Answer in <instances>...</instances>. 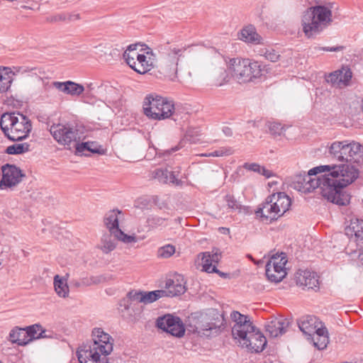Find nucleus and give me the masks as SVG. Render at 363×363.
<instances>
[{
	"instance_id": "nucleus-1",
	"label": "nucleus",
	"mask_w": 363,
	"mask_h": 363,
	"mask_svg": "<svg viewBox=\"0 0 363 363\" xmlns=\"http://www.w3.org/2000/svg\"><path fill=\"white\" fill-rule=\"evenodd\" d=\"M306 178L308 184H305V186L301 187L302 192L309 193L319 188L323 197L330 202L339 206H346L350 203V195L345 191V188L350 184L347 183V179H334L328 175L314 178L306 176Z\"/></svg>"
},
{
	"instance_id": "nucleus-2",
	"label": "nucleus",
	"mask_w": 363,
	"mask_h": 363,
	"mask_svg": "<svg viewBox=\"0 0 363 363\" xmlns=\"http://www.w3.org/2000/svg\"><path fill=\"white\" fill-rule=\"evenodd\" d=\"M91 336L92 342L77 351L79 363H108L107 355L113 351V339L100 328H94Z\"/></svg>"
},
{
	"instance_id": "nucleus-3",
	"label": "nucleus",
	"mask_w": 363,
	"mask_h": 363,
	"mask_svg": "<svg viewBox=\"0 0 363 363\" xmlns=\"http://www.w3.org/2000/svg\"><path fill=\"white\" fill-rule=\"evenodd\" d=\"M332 21V11L329 8L323 5L311 6L303 15V31L308 38H314Z\"/></svg>"
},
{
	"instance_id": "nucleus-4",
	"label": "nucleus",
	"mask_w": 363,
	"mask_h": 363,
	"mask_svg": "<svg viewBox=\"0 0 363 363\" xmlns=\"http://www.w3.org/2000/svg\"><path fill=\"white\" fill-rule=\"evenodd\" d=\"M230 69L232 75L237 81L246 83L261 77L263 72L261 64L249 59L233 58L230 60Z\"/></svg>"
},
{
	"instance_id": "nucleus-5",
	"label": "nucleus",
	"mask_w": 363,
	"mask_h": 363,
	"mask_svg": "<svg viewBox=\"0 0 363 363\" xmlns=\"http://www.w3.org/2000/svg\"><path fill=\"white\" fill-rule=\"evenodd\" d=\"M81 126L77 124L67 123L62 125L60 123L53 124L50 128V132L54 139L61 145L67 146V149H71V145L75 147V144L81 140L83 132L81 130Z\"/></svg>"
},
{
	"instance_id": "nucleus-6",
	"label": "nucleus",
	"mask_w": 363,
	"mask_h": 363,
	"mask_svg": "<svg viewBox=\"0 0 363 363\" xmlns=\"http://www.w3.org/2000/svg\"><path fill=\"white\" fill-rule=\"evenodd\" d=\"M325 172H328V174L325 175H328V177L334 179H347V184H352L359 175L358 169L347 164H342L340 165L318 166L310 169L306 176L317 177L318 174Z\"/></svg>"
},
{
	"instance_id": "nucleus-7",
	"label": "nucleus",
	"mask_w": 363,
	"mask_h": 363,
	"mask_svg": "<svg viewBox=\"0 0 363 363\" xmlns=\"http://www.w3.org/2000/svg\"><path fill=\"white\" fill-rule=\"evenodd\" d=\"M11 124L6 135L11 141H22L26 139L32 130L31 121L19 111H16L15 117L11 119Z\"/></svg>"
},
{
	"instance_id": "nucleus-8",
	"label": "nucleus",
	"mask_w": 363,
	"mask_h": 363,
	"mask_svg": "<svg viewBox=\"0 0 363 363\" xmlns=\"http://www.w3.org/2000/svg\"><path fill=\"white\" fill-rule=\"evenodd\" d=\"M155 326L177 337H182L185 333V327L181 318L171 314L158 317L156 319Z\"/></svg>"
},
{
	"instance_id": "nucleus-9",
	"label": "nucleus",
	"mask_w": 363,
	"mask_h": 363,
	"mask_svg": "<svg viewBox=\"0 0 363 363\" xmlns=\"http://www.w3.org/2000/svg\"><path fill=\"white\" fill-rule=\"evenodd\" d=\"M2 177L0 180V189H13L25 178L26 174L15 164L6 163L1 167Z\"/></svg>"
},
{
	"instance_id": "nucleus-10",
	"label": "nucleus",
	"mask_w": 363,
	"mask_h": 363,
	"mask_svg": "<svg viewBox=\"0 0 363 363\" xmlns=\"http://www.w3.org/2000/svg\"><path fill=\"white\" fill-rule=\"evenodd\" d=\"M184 50L185 49L169 48V50L166 58V63L161 66L162 73L171 81H174L177 78L178 61L179 57L182 55Z\"/></svg>"
},
{
	"instance_id": "nucleus-11",
	"label": "nucleus",
	"mask_w": 363,
	"mask_h": 363,
	"mask_svg": "<svg viewBox=\"0 0 363 363\" xmlns=\"http://www.w3.org/2000/svg\"><path fill=\"white\" fill-rule=\"evenodd\" d=\"M267 343L265 336L257 328L255 331L250 334L246 340L241 344L242 347L247 348L252 352L259 353L264 350Z\"/></svg>"
},
{
	"instance_id": "nucleus-12",
	"label": "nucleus",
	"mask_w": 363,
	"mask_h": 363,
	"mask_svg": "<svg viewBox=\"0 0 363 363\" xmlns=\"http://www.w3.org/2000/svg\"><path fill=\"white\" fill-rule=\"evenodd\" d=\"M255 215L257 217H260L262 221H269L272 223L277 220L281 216V213H279L276 209V207L272 203L269 201V196L265 199V201L261 203L257 210L255 211Z\"/></svg>"
},
{
	"instance_id": "nucleus-13",
	"label": "nucleus",
	"mask_w": 363,
	"mask_h": 363,
	"mask_svg": "<svg viewBox=\"0 0 363 363\" xmlns=\"http://www.w3.org/2000/svg\"><path fill=\"white\" fill-rule=\"evenodd\" d=\"M163 101H164V98L159 95L155 94L147 95L143 102V110L145 116L155 120L154 113L160 111Z\"/></svg>"
},
{
	"instance_id": "nucleus-14",
	"label": "nucleus",
	"mask_w": 363,
	"mask_h": 363,
	"mask_svg": "<svg viewBox=\"0 0 363 363\" xmlns=\"http://www.w3.org/2000/svg\"><path fill=\"white\" fill-rule=\"evenodd\" d=\"M298 325L300 330L308 337L314 335L320 326L323 325L316 316L306 315L298 320Z\"/></svg>"
},
{
	"instance_id": "nucleus-15",
	"label": "nucleus",
	"mask_w": 363,
	"mask_h": 363,
	"mask_svg": "<svg viewBox=\"0 0 363 363\" xmlns=\"http://www.w3.org/2000/svg\"><path fill=\"white\" fill-rule=\"evenodd\" d=\"M296 284L304 286L308 289H319V280L317 273L309 270L300 271L297 273Z\"/></svg>"
},
{
	"instance_id": "nucleus-16",
	"label": "nucleus",
	"mask_w": 363,
	"mask_h": 363,
	"mask_svg": "<svg viewBox=\"0 0 363 363\" xmlns=\"http://www.w3.org/2000/svg\"><path fill=\"white\" fill-rule=\"evenodd\" d=\"M51 86L58 91L72 96H79L84 91V87L82 84L70 80L66 82L55 81L52 83Z\"/></svg>"
},
{
	"instance_id": "nucleus-17",
	"label": "nucleus",
	"mask_w": 363,
	"mask_h": 363,
	"mask_svg": "<svg viewBox=\"0 0 363 363\" xmlns=\"http://www.w3.org/2000/svg\"><path fill=\"white\" fill-rule=\"evenodd\" d=\"M268 196L270 203H273L277 211L281 213V216H284L291 205L290 197L284 192L274 193Z\"/></svg>"
},
{
	"instance_id": "nucleus-18",
	"label": "nucleus",
	"mask_w": 363,
	"mask_h": 363,
	"mask_svg": "<svg viewBox=\"0 0 363 363\" xmlns=\"http://www.w3.org/2000/svg\"><path fill=\"white\" fill-rule=\"evenodd\" d=\"M289 323L286 320L274 318L265 325L266 331L271 337H277L286 332Z\"/></svg>"
},
{
	"instance_id": "nucleus-19",
	"label": "nucleus",
	"mask_w": 363,
	"mask_h": 363,
	"mask_svg": "<svg viewBox=\"0 0 363 363\" xmlns=\"http://www.w3.org/2000/svg\"><path fill=\"white\" fill-rule=\"evenodd\" d=\"M313 342V345L319 350L325 349L329 343L328 329L324 326H320L317 332L311 337H307Z\"/></svg>"
},
{
	"instance_id": "nucleus-20",
	"label": "nucleus",
	"mask_w": 363,
	"mask_h": 363,
	"mask_svg": "<svg viewBox=\"0 0 363 363\" xmlns=\"http://www.w3.org/2000/svg\"><path fill=\"white\" fill-rule=\"evenodd\" d=\"M183 278L179 280L176 279H168L165 284L166 292L167 295L166 296H176L183 294L186 288L185 286Z\"/></svg>"
},
{
	"instance_id": "nucleus-21",
	"label": "nucleus",
	"mask_w": 363,
	"mask_h": 363,
	"mask_svg": "<svg viewBox=\"0 0 363 363\" xmlns=\"http://www.w3.org/2000/svg\"><path fill=\"white\" fill-rule=\"evenodd\" d=\"M220 319L218 320L217 322L214 323H202L196 327L197 330H199V333L201 335L210 337L213 335L214 333H218L220 328L223 325V321L224 318L223 315H220Z\"/></svg>"
},
{
	"instance_id": "nucleus-22",
	"label": "nucleus",
	"mask_w": 363,
	"mask_h": 363,
	"mask_svg": "<svg viewBox=\"0 0 363 363\" xmlns=\"http://www.w3.org/2000/svg\"><path fill=\"white\" fill-rule=\"evenodd\" d=\"M121 213V211L113 210L108 211L104 216V225L113 235L120 230L118 214Z\"/></svg>"
},
{
	"instance_id": "nucleus-23",
	"label": "nucleus",
	"mask_w": 363,
	"mask_h": 363,
	"mask_svg": "<svg viewBox=\"0 0 363 363\" xmlns=\"http://www.w3.org/2000/svg\"><path fill=\"white\" fill-rule=\"evenodd\" d=\"M77 153L84 154V152L89 151L93 154L104 155L105 150L96 142H84L75 144Z\"/></svg>"
},
{
	"instance_id": "nucleus-24",
	"label": "nucleus",
	"mask_w": 363,
	"mask_h": 363,
	"mask_svg": "<svg viewBox=\"0 0 363 363\" xmlns=\"http://www.w3.org/2000/svg\"><path fill=\"white\" fill-rule=\"evenodd\" d=\"M9 340L21 346H25L31 342V339L27 338L25 328H20L18 327L10 331Z\"/></svg>"
},
{
	"instance_id": "nucleus-25",
	"label": "nucleus",
	"mask_w": 363,
	"mask_h": 363,
	"mask_svg": "<svg viewBox=\"0 0 363 363\" xmlns=\"http://www.w3.org/2000/svg\"><path fill=\"white\" fill-rule=\"evenodd\" d=\"M257 327L253 325L252 322L245 323L244 326L242 325L241 328H232V334L235 339H238L240 342L242 343L246 340L247 337L252 332L255 331Z\"/></svg>"
},
{
	"instance_id": "nucleus-26",
	"label": "nucleus",
	"mask_w": 363,
	"mask_h": 363,
	"mask_svg": "<svg viewBox=\"0 0 363 363\" xmlns=\"http://www.w3.org/2000/svg\"><path fill=\"white\" fill-rule=\"evenodd\" d=\"M346 234L347 235L354 233L357 240L363 243V220L362 219H352L350 225L345 228Z\"/></svg>"
},
{
	"instance_id": "nucleus-27",
	"label": "nucleus",
	"mask_w": 363,
	"mask_h": 363,
	"mask_svg": "<svg viewBox=\"0 0 363 363\" xmlns=\"http://www.w3.org/2000/svg\"><path fill=\"white\" fill-rule=\"evenodd\" d=\"M349 162L363 164V146L359 143L350 142Z\"/></svg>"
},
{
	"instance_id": "nucleus-28",
	"label": "nucleus",
	"mask_w": 363,
	"mask_h": 363,
	"mask_svg": "<svg viewBox=\"0 0 363 363\" xmlns=\"http://www.w3.org/2000/svg\"><path fill=\"white\" fill-rule=\"evenodd\" d=\"M240 38L246 43L258 44L262 40L261 36L256 32L255 28L250 25L242 29Z\"/></svg>"
},
{
	"instance_id": "nucleus-29",
	"label": "nucleus",
	"mask_w": 363,
	"mask_h": 363,
	"mask_svg": "<svg viewBox=\"0 0 363 363\" xmlns=\"http://www.w3.org/2000/svg\"><path fill=\"white\" fill-rule=\"evenodd\" d=\"M153 59L151 57H148L145 54H140L137 56V62L139 67L136 66L133 68V70L139 74H145L151 69L153 67Z\"/></svg>"
},
{
	"instance_id": "nucleus-30",
	"label": "nucleus",
	"mask_w": 363,
	"mask_h": 363,
	"mask_svg": "<svg viewBox=\"0 0 363 363\" xmlns=\"http://www.w3.org/2000/svg\"><path fill=\"white\" fill-rule=\"evenodd\" d=\"M26 336L31 341L40 338H46L48 336L45 334L46 330L43 328L40 324H34L25 328Z\"/></svg>"
},
{
	"instance_id": "nucleus-31",
	"label": "nucleus",
	"mask_w": 363,
	"mask_h": 363,
	"mask_svg": "<svg viewBox=\"0 0 363 363\" xmlns=\"http://www.w3.org/2000/svg\"><path fill=\"white\" fill-rule=\"evenodd\" d=\"M269 261H272V269L274 272H286L285 265L287 263V259L284 252L273 255Z\"/></svg>"
},
{
	"instance_id": "nucleus-32",
	"label": "nucleus",
	"mask_w": 363,
	"mask_h": 363,
	"mask_svg": "<svg viewBox=\"0 0 363 363\" xmlns=\"http://www.w3.org/2000/svg\"><path fill=\"white\" fill-rule=\"evenodd\" d=\"M174 105L172 101H168L164 98L160 111L154 113L155 120H164L170 118L174 115Z\"/></svg>"
},
{
	"instance_id": "nucleus-33",
	"label": "nucleus",
	"mask_w": 363,
	"mask_h": 363,
	"mask_svg": "<svg viewBox=\"0 0 363 363\" xmlns=\"http://www.w3.org/2000/svg\"><path fill=\"white\" fill-rule=\"evenodd\" d=\"M13 74H14L6 67H4L3 70L0 69V93L9 90L13 81Z\"/></svg>"
},
{
	"instance_id": "nucleus-34",
	"label": "nucleus",
	"mask_w": 363,
	"mask_h": 363,
	"mask_svg": "<svg viewBox=\"0 0 363 363\" xmlns=\"http://www.w3.org/2000/svg\"><path fill=\"white\" fill-rule=\"evenodd\" d=\"M141 296H143V291L132 290L128 293L126 298L121 301L120 306L121 307H124L125 311H128L131 308L133 301H138L140 303Z\"/></svg>"
},
{
	"instance_id": "nucleus-35",
	"label": "nucleus",
	"mask_w": 363,
	"mask_h": 363,
	"mask_svg": "<svg viewBox=\"0 0 363 363\" xmlns=\"http://www.w3.org/2000/svg\"><path fill=\"white\" fill-rule=\"evenodd\" d=\"M167 295L165 290H155L151 291H143V296L140 297V303H151L159 298Z\"/></svg>"
},
{
	"instance_id": "nucleus-36",
	"label": "nucleus",
	"mask_w": 363,
	"mask_h": 363,
	"mask_svg": "<svg viewBox=\"0 0 363 363\" xmlns=\"http://www.w3.org/2000/svg\"><path fill=\"white\" fill-rule=\"evenodd\" d=\"M54 287L59 296L65 298L68 296L69 287L67 281L62 279L58 274L54 277Z\"/></svg>"
},
{
	"instance_id": "nucleus-37",
	"label": "nucleus",
	"mask_w": 363,
	"mask_h": 363,
	"mask_svg": "<svg viewBox=\"0 0 363 363\" xmlns=\"http://www.w3.org/2000/svg\"><path fill=\"white\" fill-rule=\"evenodd\" d=\"M16 113V111L11 113L6 112L4 113L1 116L0 128L6 137L10 130V127H11L12 125L11 119L15 117Z\"/></svg>"
},
{
	"instance_id": "nucleus-38",
	"label": "nucleus",
	"mask_w": 363,
	"mask_h": 363,
	"mask_svg": "<svg viewBox=\"0 0 363 363\" xmlns=\"http://www.w3.org/2000/svg\"><path fill=\"white\" fill-rule=\"evenodd\" d=\"M112 235L113 234L110 233V234L104 235L101 238L102 246L101 248L104 253L107 254L116 248L117 239L112 238Z\"/></svg>"
},
{
	"instance_id": "nucleus-39",
	"label": "nucleus",
	"mask_w": 363,
	"mask_h": 363,
	"mask_svg": "<svg viewBox=\"0 0 363 363\" xmlns=\"http://www.w3.org/2000/svg\"><path fill=\"white\" fill-rule=\"evenodd\" d=\"M30 144L27 143H17L8 146L5 153L8 155H21L30 151Z\"/></svg>"
},
{
	"instance_id": "nucleus-40",
	"label": "nucleus",
	"mask_w": 363,
	"mask_h": 363,
	"mask_svg": "<svg viewBox=\"0 0 363 363\" xmlns=\"http://www.w3.org/2000/svg\"><path fill=\"white\" fill-rule=\"evenodd\" d=\"M231 319L235 322V324L233 328H241L242 325L244 326L245 323H248L252 322L249 315L241 314L240 312L237 311H233L230 313Z\"/></svg>"
},
{
	"instance_id": "nucleus-41",
	"label": "nucleus",
	"mask_w": 363,
	"mask_h": 363,
	"mask_svg": "<svg viewBox=\"0 0 363 363\" xmlns=\"http://www.w3.org/2000/svg\"><path fill=\"white\" fill-rule=\"evenodd\" d=\"M272 272L274 270L272 269V261H268L265 266V274L269 281L275 283L280 282L286 274V272H281H281H274L275 274H272Z\"/></svg>"
},
{
	"instance_id": "nucleus-42",
	"label": "nucleus",
	"mask_w": 363,
	"mask_h": 363,
	"mask_svg": "<svg viewBox=\"0 0 363 363\" xmlns=\"http://www.w3.org/2000/svg\"><path fill=\"white\" fill-rule=\"evenodd\" d=\"M344 147L343 141H335L329 146L328 153L330 156L343 162V156H341V150Z\"/></svg>"
},
{
	"instance_id": "nucleus-43",
	"label": "nucleus",
	"mask_w": 363,
	"mask_h": 363,
	"mask_svg": "<svg viewBox=\"0 0 363 363\" xmlns=\"http://www.w3.org/2000/svg\"><path fill=\"white\" fill-rule=\"evenodd\" d=\"M201 255L203 270L211 273V272H216L217 267L213 265V259L210 257V252H204L200 254Z\"/></svg>"
},
{
	"instance_id": "nucleus-44",
	"label": "nucleus",
	"mask_w": 363,
	"mask_h": 363,
	"mask_svg": "<svg viewBox=\"0 0 363 363\" xmlns=\"http://www.w3.org/2000/svg\"><path fill=\"white\" fill-rule=\"evenodd\" d=\"M214 85L220 86L229 81V75L224 68H219L214 74Z\"/></svg>"
},
{
	"instance_id": "nucleus-45",
	"label": "nucleus",
	"mask_w": 363,
	"mask_h": 363,
	"mask_svg": "<svg viewBox=\"0 0 363 363\" xmlns=\"http://www.w3.org/2000/svg\"><path fill=\"white\" fill-rule=\"evenodd\" d=\"M175 250L174 245L171 244L165 245L157 250V257L163 259L169 258L174 254Z\"/></svg>"
},
{
	"instance_id": "nucleus-46",
	"label": "nucleus",
	"mask_w": 363,
	"mask_h": 363,
	"mask_svg": "<svg viewBox=\"0 0 363 363\" xmlns=\"http://www.w3.org/2000/svg\"><path fill=\"white\" fill-rule=\"evenodd\" d=\"M340 70L341 75L339 77V87L347 86L352 77V72L348 67H342Z\"/></svg>"
},
{
	"instance_id": "nucleus-47",
	"label": "nucleus",
	"mask_w": 363,
	"mask_h": 363,
	"mask_svg": "<svg viewBox=\"0 0 363 363\" xmlns=\"http://www.w3.org/2000/svg\"><path fill=\"white\" fill-rule=\"evenodd\" d=\"M224 200L227 203V206L232 210H238L240 211L242 208L241 204L236 200L235 196L232 194H226L224 197Z\"/></svg>"
},
{
	"instance_id": "nucleus-48",
	"label": "nucleus",
	"mask_w": 363,
	"mask_h": 363,
	"mask_svg": "<svg viewBox=\"0 0 363 363\" xmlns=\"http://www.w3.org/2000/svg\"><path fill=\"white\" fill-rule=\"evenodd\" d=\"M199 131L197 128H189L185 134V138L191 143H196L200 140Z\"/></svg>"
},
{
	"instance_id": "nucleus-49",
	"label": "nucleus",
	"mask_w": 363,
	"mask_h": 363,
	"mask_svg": "<svg viewBox=\"0 0 363 363\" xmlns=\"http://www.w3.org/2000/svg\"><path fill=\"white\" fill-rule=\"evenodd\" d=\"M267 126L269 133L273 135H281L284 131V126L277 122H268Z\"/></svg>"
},
{
	"instance_id": "nucleus-50",
	"label": "nucleus",
	"mask_w": 363,
	"mask_h": 363,
	"mask_svg": "<svg viewBox=\"0 0 363 363\" xmlns=\"http://www.w3.org/2000/svg\"><path fill=\"white\" fill-rule=\"evenodd\" d=\"M113 236L117 240H121L125 243H131L137 241L135 236L128 235L124 233L121 229Z\"/></svg>"
},
{
	"instance_id": "nucleus-51",
	"label": "nucleus",
	"mask_w": 363,
	"mask_h": 363,
	"mask_svg": "<svg viewBox=\"0 0 363 363\" xmlns=\"http://www.w3.org/2000/svg\"><path fill=\"white\" fill-rule=\"evenodd\" d=\"M234 152L232 147H222L218 150L211 152L208 156L211 157H223L233 155Z\"/></svg>"
},
{
	"instance_id": "nucleus-52",
	"label": "nucleus",
	"mask_w": 363,
	"mask_h": 363,
	"mask_svg": "<svg viewBox=\"0 0 363 363\" xmlns=\"http://www.w3.org/2000/svg\"><path fill=\"white\" fill-rule=\"evenodd\" d=\"M165 218L157 216H151L147 219V223L150 228H155L159 226H161L164 224Z\"/></svg>"
},
{
	"instance_id": "nucleus-53",
	"label": "nucleus",
	"mask_w": 363,
	"mask_h": 363,
	"mask_svg": "<svg viewBox=\"0 0 363 363\" xmlns=\"http://www.w3.org/2000/svg\"><path fill=\"white\" fill-rule=\"evenodd\" d=\"M153 177L161 182L167 183L168 182L169 171L166 169H156L153 172Z\"/></svg>"
},
{
	"instance_id": "nucleus-54",
	"label": "nucleus",
	"mask_w": 363,
	"mask_h": 363,
	"mask_svg": "<svg viewBox=\"0 0 363 363\" xmlns=\"http://www.w3.org/2000/svg\"><path fill=\"white\" fill-rule=\"evenodd\" d=\"M341 75V70L337 69L333 72L330 73L328 76H326V82L328 83H331L333 86L337 85L339 86V77Z\"/></svg>"
},
{
	"instance_id": "nucleus-55",
	"label": "nucleus",
	"mask_w": 363,
	"mask_h": 363,
	"mask_svg": "<svg viewBox=\"0 0 363 363\" xmlns=\"http://www.w3.org/2000/svg\"><path fill=\"white\" fill-rule=\"evenodd\" d=\"M179 173V170L177 171H169V177L168 180L169 183L178 186H182L183 185V182L181 179H178V174Z\"/></svg>"
},
{
	"instance_id": "nucleus-56",
	"label": "nucleus",
	"mask_w": 363,
	"mask_h": 363,
	"mask_svg": "<svg viewBox=\"0 0 363 363\" xmlns=\"http://www.w3.org/2000/svg\"><path fill=\"white\" fill-rule=\"evenodd\" d=\"M308 178H306V174L303 175H298L296 177V180L294 182V189H297L298 191H302V189L300 187L305 186V184H307Z\"/></svg>"
},
{
	"instance_id": "nucleus-57",
	"label": "nucleus",
	"mask_w": 363,
	"mask_h": 363,
	"mask_svg": "<svg viewBox=\"0 0 363 363\" xmlns=\"http://www.w3.org/2000/svg\"><path fill=\"white\" fill-rule=\"evenodd\" d=\"M344 147H342V150H341V156H343V162L345 161L346 162H349L348 158L350 157V143H348L347 140L343 141Z\"/></svg>"
},
{
	"instance_id": "nucleus-58",
	"label": "nucleus",
	"mask_w": 363,
	"mask_h": 363,
	"mask_svg": "<svg viewBox=\"0 0 363 363\" xmlns=\"http://www.w3.org/2000/svg\"><path fill=\"white\" fill-rule=\"evenodd\" d=\"M123 56L126 63L133 69L135 67L136 61L134 60L133 56H131L128 49L124 52Z\"/></svg>"
},
{
	"instance_id": "nucleus-59",
	"label": "nucleus",
	"mask_w": 363,
	"mask_h": 363,
	"mask_svg": "<svg viewBox=\"0 0 363 363\" xmlns=\"http://www.w3.org/2000/svg\"><path fill=\"white\" fill-rule=\"evenodd\" d=\"M123 56L126 63L133 69L135 67L136 61L134 60L133 56H131L128 49L124 52Z\"/></svg>"
},
{
	"instance_id": "nucleus-60",
	"label": "nucleus",
	"mask_w": 363,
	"mask_h": 363,
	"mask_svg": "<svg viewBox=\"0 0 363 363\" xmlns=\"http://www.w3.org/2000/svg\"><path fill=\"white\" fill-rule=\"evenodd\" d=\"M242 167L244 169H247V170H249V171H251V172H257L258 174L261 171V165H259L257 163H248V162H245L242 165Z\"/></svg>"
},
{
	"instance_id": "nucleus-61",
	"label": "nucleus",
	"mask_w": 363,
	"mask_h": 363,
	"mask_svg": "<svg viewBox=\"0 0 363 363\" xmlns=\"http://www.w3.org/2000/svg\"><path fill=\"white\" fill-rule=\"evenodd\" d=\"M264 56L267 60H270L271 62H277L280 57L274 50H266Z\"/></svg>"
},
{
	"instance_id": "nucleus-62",
	"label": "nucleus",
	"mask_w": 363,
	"mask_h": 363,
	"mask_svg": "<svg viewBox=\"0 0 363 363\" xmlns=\"http://www.w3.org/2000/svg\"><path fill=\"white\" fill-rule=\"evenodd\" d=\"M210 257L213 263L218 264L221 257V253L218 248H213L212 252H210Z\"/></svg>"
},
{
	"instance_id": "nucleus-63",
	"label": "nucleus",
	"mask_w": 363,
	"mask_h": 363,
	"mask_svg": "<svg viewBox=\"0 0 363 363\" xmlns=\"http://www.w3.org/2000/svg\"><path fill=\"white\" fill-rule=\"evenodd\" d=\"M315 49L327 51V52H339L344 50L345 47L342 45L333 46V47H318L315 48Z\"/></svg>"
},
{
	"instance_id": "nucleus-64",
	"label": "nucleus",
	"mask_w": 363,
	"mask_h": 363,
	"mask_svg": "<svg viewBox=\"0 0 363 363\" xmlns=\"http://www.w3.org/2000/svg\"><path fill=\"white\" fill-rule=\"evenodd\" d=\"M67 14L65 13H62L57 14L50 18V21L57 22V21H67Z\"/></svg>"
}]
</instances>
